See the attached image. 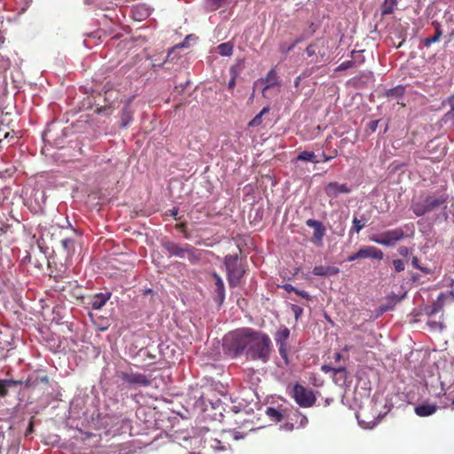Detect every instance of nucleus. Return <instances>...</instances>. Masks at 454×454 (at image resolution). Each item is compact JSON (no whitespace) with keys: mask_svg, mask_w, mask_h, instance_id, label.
I'll return each instance as SVG.
<instances>
[{"mask_svg":"<svg viewBox=\"0 0 454 454\" xmlns=\"http://www.w3.org/2000/svg\"><path fill=\"white\" fill-rule=\"evenodd\" d=\"M223 348L225 354L233 358L245 354L247 359L267 363L270 358L272 343L266 333L243 327L225 334Z\"/></svg>","mask_w":454,"mask_h":454,"instance_id":"obj_1","label":"nucleus"},{"mask_svg":"<svg viewBox=\"0 0 454 454\" xmlns=\"http://www.w3.org/2000/svg\"><path fill=\"white\" fill-rule=\"evenodd\" d=\"M448 194L444 191H437L432 194L421 196L411 203V209L416 216H423L445 205Z\"/></svg>","mask_w":454,"mask_h":454,"instance_id":"obj_2","label":"nucleus"},{"mask_svg":"<svg viewBox=\"0 0 454 454\" xmlns=\"http://www.w3.org/2000/svg\"><path fill=\"white\" fill-rule=\"evenodd\" d=\"M227 280L231 287L239 286L242 278L246 273V267L239 260L238 254H227L224 257Z\"/></svg>","mask_w":454,"mask_h":454,"instance_id":"obj_3","label":"nucleus"},{"mask_svg":"<svg viewBox=\"0 0 454 454\" xmlns=\"http://www.w3.org/2000/svg\"><path fill=\"white\" fill-rule=\"evenodd\" d=\"M328 41L323 37L315 39L306 48L307 55L311 58V63H321L326 59Z\"/></svg>","mask_w":454,"mask_h":454,"instance_id":"obj_4","label":"nucleus"},{"mask_svg":"<svg viewBox=\"0 0 454 454\" xmlns=\"http://www.w3.org/2000/svg\"><path fill=\"white\" fill-rule=\"evenodd\" d=\"M293 397L303 408L313 406L317 401V397L311 389L298 383L294 386Z\"/></svg>","mask_w":454,"mask_h":454,"instance_id":"obj_5","label":"nucleus"},{"mask_svg":"<svg viewBox=\"0 0 454 454\" xmlns=\"http://www.w3.org/2000/svg\"><path fill=\"white\" fill-rule=\"evenodd\" d=\"M404 238V231L401 228H395L387 231L380 234H375L370 237V240L386 247H392L397 241Z\"/></svg>","mask_w":454,"mask_h":454,"instance_id":"obj_6","label":"nucleus"},{"mask_svg":"<svg viewBox=\"0 0 454 454\" xmlns=\"http://www.w3.org/2000/svg\"><path fill=\"white\" fill-rule=\"evenodd\" d=\"M289 337L290 330L286 326L279 328L274 335V340L278 347L279 355L284 359L286 364H289L287 356V340Z\"/></svg>","mask_w":454,"mask_h":454,"instance_id":"obj_7","label":"nucleus"},{"mask_svg":"<svg viewBox=\"0 0 454 454\" xmlns=\"http://www.w3.org/2000/svg\"><path fill=\"white\" fill-rule=\"evenodd\" d=\"M117 376L130 386L147 387L151 380L145 374L133 372H118Z\"/></svg>","mask_w":454,"mask_h":454,"instance_id":"obj_8","label":"nucleus"},{"mask_svg":"<svg viewBox=\"0 0 454 454\" xmlns=\"http://www.w3.org/2000/svg\"><path fill=\"white\" fill-rule=\"evenodd\" d=\"M163 248L169 253L170 255H175L180 258H184L185 254L190 256L194 255L195 249L191 245L186 244L184 247H181L179 244L166 240L162 242Z\"/></svg>","mask_w":454,"mask_h":454,"instance_id":"obj_9","label":"nucleus"},{"mask_svg":"<svg viewBox=\"0 0 454 454\" xmlns=\"http://www.w3.org/2000/svg\"><path fill=\"white\" fill-rule=\"evenodd\" d=\"M306 224L309 227L314 229L312 241L314 244L321 246L323 238L325 235V228L323 223L317 220L309 219L306 221Z\"/></svg>","mask_w":454,"mask_h":454,"instance_id":"obj_10","label":"nucleus"},{"mask_svg":"<svg viewBox=\"0 0 454 454\" xmlns=\"http://www.w3.org/2000/svg\"><path fill=\"white\" fill-rule=\"evenodd\" d=\"M325 194L331 198H337L340 193H349L351 189L346 184L330 182L325 187Z\"/></svg>","mask_w":454,"mask_h":454,"instance_id":"obj_11","label":"nucleus"},{"mask_svg":"<svg viewBox=\"0 0 454 454\" xmlns=\"http://www.w3.org/2000/svg\"><path fill=\"white\" fill-rule=\"evenodd\" d=\"M358 256L360 259L372 258L375 260H382L384 257L383 252L372 246L363 247L358 250Z\"/></svg>","mask_w":454,"mask_h":454,"instance_id":"obj_12","label":"nucleus"},{"mask_svg":"<svg viewBox=\"0 0 454 454\" xmlns=\"http://www.w3.org/2000/svg\"><path fill=\"white\" fill-rule=\"evenodd\" d=\"M49 378L46 374L41 373H34L30 375L25 381H23V385H25L27 388H36L41 384L48 385Z\"/></svg>","mask_w":454,"mask_h":454,"instance_id":"obj_13","label":"nucleus"},{"mask_svg":"<svg viewBox=\"0 0 454 454\" xmlns=\"http://www.w3.org/2000/svg\"><path fill=\"white\" fill-rule=\"evenodd\" d=\"M212 278L215 280V292L216 294V296L215 298V301L219 305H222L225 299V288H224L223 281L222 278L220 277V275L217 274L216 272L212 273Z\"/></svg>","mask_w":454,"mask_h":454,"instance_id":"obj_14","label":"nucleus"},{"mask_svg":"<svg viewBox=\"0 0 454 454\" xmlns=\"http://www.w3.org/2000/svg\"><path fill=\"white\" fill-rule=\"evenodd\" d=\"M111 298L110 293H99L90 297V305L93 309H100Z\"/></svg>","mask_w":454,"mask_h":454,"instance_id":"obj_15","label":"nucleus"},{"mask_svg":"<svg viewBox=\"0 0 454 454\" xmlns=\"http://www.w3.org/2000/svg\"><path fill=\"white\" fill-rule=\"evenodd\" d=\"M437 408V405L434 403H423L419 405H417L414 408V411L419 417H427L435 413Z\"/></svg>","mask_w":454,"mask_h":454,"instance_id":"obj_16","label":"nucleus"},{"mask_svg":"<svg viewBox=\"0 0 454 454\" xmlns=\"http://www.w3.org/2000/svg\"><path fill=\"white\" fill-rule=\"evenodd\" d=\"M270 107L265 106L263 107L261 112L256 114L248 123L250 127H258L265 121V123H270L271 121V119L267 118V116L270 114Z\"/></svg>","mask_w":454,"mask_h":454,"instance_id":"obj_17","label":"nucleus"},{"mask_svg":"<svg viewBox=\"0 0 454 454\" xmlns=\"http://www.w3.org/2000/svg\"><path fill=\"white\" fill-rule=\"evenodd\" d=\"M432 26L434 28V34H433V36L427 37L423 40V45L427 48H429L432 43H437L442 35V25L440 22L434 20L432 22Z\"/></svg>","mask_w":454,"mask_h":454,"instance_id":"obj_18","label":"nucleus"},{"mask_svg":"<svg viewBox=\"0 0 454 454\" xmlns=\"http://www.w3.org/2000/svg\"><path fill=\"white\" fill-rule=\"evenodd\" d=\"M260 82L264 84L262 88V94L263 96H265V92L267 90H269L272 86L278 84V76L275 69L270 70L266 77L260 80Z\"/></svg>","mask_w":454,"mask_h":454,"instance_id":"obj_19","label":"nucleus"},{"mask_svg":"<svg viewBox=\"0 0 454 454\" xmlns=\"http://www.w3.org/2000/svg\"><path fill=\"white\" fill-rule=\"evenodd\" d=\"M445 300L446 295L443 293H441L438 295L436 301L431 306L426 309V314L429 317H432L440 312L444 306Z\"/></svg>","mask_w":454,"mask_h":454,"instance_id":"obj_20","label":"nucleus"},{"mask_svg":"<svg viewBox=\"0 0 454 454\" xmlns=\"http://www.w3.org/2000/svg\"><path fill=\"white\" fill-rule=\"evenodd\" d=\"M356 54H359V51H351V58L352 60H347L340 64L336 68V72L343 71L346 69H348L350 67H353L356 64H363L364 62V57H361L359 59H356Z\"/></svg>","mask_w":454,"mask_h":454,"instance_id":"obj_21","label":"nucleus"},{"mask_svg":"<svg viewBox=\"0 0 454 454\" xmlns=\"http://www.w3.org/2000/svg\"><path fill=\"white\" fill-rule=\"evenodd\" d=\"M21 385H23V380H0V397H5L10 388Z\"/></svg>","mask_w":454,"mask_h":454,"instance_id":"obj_22","label":"nucleus"},{"mask_svg":"<svg viewBox=\"0 0 454 454\" xmlns=\"http://www.w3.org/2000/svg\"><path fill=\"white\" fill-rule=\"evenodd\" d=\"M339 272H340L339 268H337L335 266L319 265V266H315L313 268V274L316 276H322V277L333 276V275H337Z\"/></svg>","mask_w":454,"mask_h":454,"instance_id":"obj_23","label":"nucleus"},{"mask_svg":"<svg viewBox=\"0 0 454 454\" xmlns=\"http://www.w3.org/2000/svg\"><path fill=\"white\" fill-rule=\"evenodd\" d=\"M321 370L325 373L333 372L334 377L339 376L336 381L342 380L344 382L347 378V371L345 367L333 368L330 365L324 364L322 365Z\"/></svg>","mask_w":454,"mask_h":454,"instance_id":"obj_24","label":"nucleus"},{"mask_svg":"<svg viewBox=\"0 0 454 454\" xmlns=\"http://www.w3.org/2000/svg\"><path fill=\"white\" fill-rule=\"evenodd\" d=\"M133 121V112L131 111L129 105H126L121 112L120 116V126L121 128L128 127L130 122Z\"/></svg>","mask_w":454,"mask_h":454,"instance_id":"obj_25","label":"nucleus"},{"mask_svg":"<svg viewBox=\"0 0 454 454\" xmlns=\"http://www.w3.org/2000/svg\"><path fill=\"white\" fill-rule=\"evenodd\" d=\"M232 0H206V8L210 12H215L221 8H227Z\"/></svg>","mask_w":454,"mask_h":454,"instance_id":"obj_26","label":"nucleus"},{"mask_svg":"<svg viewBox=\"0 0 454 454\" xmlns=\"http://www.w3.org/2000/svg\"><path fill=\"white\" fill-rule=\"evenodd\" d=\"M445 154V148H440L439 145H434L432 149H427V155L425 158H429L433 161L440 160Z\"/></svg>","mask_w":454,"mask_h":454,"instance_id":"obj_27","label":"nucleus"},{"mask_svg":"<svg viewBox=\"0 0 454 454\" xmlns=\"http://www.w3.org/2000/svg\"><path fill=\"white\" fill-rule=\"evenodd\" d=\"M369 218L364 215H362L360 218L355 216L352 221L353 224L351 227V231L359 233L360 231L365 226Z\"/></svg>","mask_w":454,"mask_h":454,"instance_id":"obj_28","label":"nucleus"},{"mask_svg":"<svg viewBox=\"0 0 454 454\" xmlns=\"http://www.w3.org/2000/svg\"><path fill=\"white\" fill-rule=\"evenodd\" d=\"M449 103L450 110L445 114L442 121L445 124H450V127L454 128V94L449 98Z\"/></svg>","mask_w":454,"mask_h":454,"instance_id":"obj_29","label":"nucleus"},{"mask_svg":"<svg viewBox=\"0 0 454 454\" xmlns=\"http://www.w3.org/2000/svg\"><path fill=\"white\" fill-rule=\"evenodd\" d=\"M218 52L222 56L229 57L233 52V44L231 43H223L218 45Z\"/></svg>","mask_w":454,"mask_h":454,"instance_id":"obj_30","label":"nucleus"},{"mask_svg":"<svg viewBox=\"0 0 454 454\" xmlns=\"http://www.w3.org/2000/svg\"><path fill=\"white\" fill-rule=\"evenodd\" d=\"M411 265L420 270L423 274H431L433 273V270L430 268L425 267L420 264L419 260L417 256H412L411 258Z\"/></svg>","mask_w":454,"mask_h":454,"instance_id":"obj_31","label":"nucleus"},{"mask_svg":"<svg viewBox=\"0 0 454 454\" xmlns=\"http://www.w3.org/2000/svg\"><path fill=\"white\" fill-rule=\"evenodd\" d=\"M404 93V88L403 87H395L388 90L387 91V97L389 98H400L403 97Z\"/></svg>","mask_w":454,"mask_h":454,"instance_id":"obj_32","label":"nucleus"},{"mask_svg":"<svg viewBox=\"0 0 454 454\" xmlns=\"http://www.w3.org/2000/svg\"><path fill=\"white\" fill-rule=\"evenodd\" d=\"M266 414L274 421L279 422L283 419V414L277 409L272 407H268L266 411Z\"/></svg>","mask_w":454,"mask_h":454,"instance_id":"obj_33","label":"nucleus"},{"mask_svg":"<svg viewBox=\"0 0 454 454\" xmlns=\"http://www.w3.org/2000/svg\"><path fill=\"white\" fill-rule=\"evenodd\" d=\"M316 155L314 153L311 152H302L297 156L298 160H308V161H315V162H320L319 159L315 160Z\"/></svg>","mask_w":454,"mask_h":454,"instance_id":"obj_34","label":"nucleus"},{"mask_svg":"<svg viewBox=\"0 0 454 454\" xmlns=\"http://www.w3.org/2000/svg\"><path fill=\"white\" fill-rule=\"evenodd\" d=\"M133 16L136 17L139 15V20H143L149 15V12L146 8L143 6H137L132 10Z\"/></svg>","mask_w":454,"mask_h":454,"instance_id":"obj_35","label":"nucleus"},{"mask_svg":"<svg viewBox=\"0 0 454 454\" xmlns=\"http://www.w3.org/2000/svg\"><path fill=\"white\" fill-rule=\"evenodd\" d=\"M3 131L0 132V142H2L4 139H7V138H11V139H13V138H17L19 139L20 137H17V134L14 130H12V131H5L4 129H2Z\"/></svg>","mask_w":454,"mask_h":454,"instance_id":"obj_36","label":"nucleus"},{"mask_svg":"<svg viewBox=\"0 0 454 454\" xmlns=\"http://www.w3.org/2000/svg\"><path fill=\"white\" fill-rule=\"evenodd\" d=\"M53 149L54 144H43V145L41 148V153L42 154H44L46 157H55L53 154L51 153V151Z\"/></svg>","mask_w":454,"mask_h":454,"instance_id":"obj_37","label":"nucleus"},{"mask_svg":"<svg viewBox=\"0 0 454 454\" xmlns=\"http://www.w3.org/2000/svg\"><path fill=\"white\" fill-rule=\"evenodd\" d=\"M393 266H394L395 270L396 272H402V271H403L405 270V263L401 259H395L393 261Z\"/></svg>","mask_w":454,"mask_h":454,"instance_id":"obj_38","label":"nucleus"},{"mask_svg":"<svg viewBox=\"0 0 454 454\" xmlns=\"http://www.w3.org/2000/svg\"><path fill=\"white\" fill-rule=\"evenodd\" d=\"M380 120H374V121H371L368 124H367V129H366V132L368 134H371V133H374L377 129V127H378V124L380 123Z\"/></svg>","mask_w":454,"mask_h":454,"instance_id":"obj_39","label":"nucleus"},{"mask_svg":"<svg viewBox=\"0 0 454 454\" xmlns=\"http://www.w3.org/2000/svg\"><path fill=\"white\" fill-rule=\"evenodd\" d=\"M61 245L69 253L74 247V240L72 239H64L61 240Z\"/></svg>","mask_w":454,"mask_h":454,"instance_id":"obj_40","label":"nucleus"},{"mask_svg":"<svg viewBox=\"0 0 454 454\" xmlns=\"http://www.w3.org/2000/svg\"><path fill=\"white\" fill-rule=\"evenodd\" d=\"M294 49V44H292V43L288 44L287 43H282L279 45V51L283 54H286V53L290 52L291 51H293Z\"/></svg>","mask_w":454,"mask_h":454,"instance_id":"obj_41","label":"nucleus"},{"mask_svg":"<svg viewBox=\"0 0 454 454\" xmlns=\"http://www.w3.org/2000/svg\"><path fill=\"white\" fill-rule=\"evenodd\" d=\"M211 447L217 450H226V446L223 445L222 442L217 439L213 440V442L211 443Z\"/></svg>","mask_w":454,"mask_h":454,"instance_id":"obj_42","label":"nucleus"},{"mask_svg":"<svg viewBox=\"0 0 454 454\" xmlns=\"http://www.w3.org/2000/svg\"><path fill=\"white\" fill-rule=\"evenodd\" d=\"M176 228L179 230L181 232H183L186 239L189 238V235L187 234V226L184 223H177L176 225Z\"/></svg>","mask_w":454,"mask_h":454,"instance_id":"obj_43","label":"nucleus"},{"mask_svg":"<svg viewBox=\"0 0 454 454\" xmlns=\"http://www.w3.org/2000/svg\"><path fill=\"white\" fill-rule=\"evenodd\" d=\"M397 251L403 257H407L410 254V248L404 246L400 247Z\"/></svg>","mask_w":454,"mask_h":454,"instance_id":"obj_44","label":"nucleus"},{"mask_svg":"<svg viewBox=\"0 0 454 454\" xmlns=\"http://www.w3.org/2000/svg\"><path fill=\"white\" fill-rule=\"evenodd\" d=\"M295 294L301 296L302 298H305L306 300L311 299V296L306 291L297 289V292H295Z\"/></svg>","mask_w":454,"mask_h":454,"instance_id":"obj_45","label":"nucleus"},{"mask_svg":"<svg viewBox=\"0 0 454 454\" xmlns=\"http://www.w3.org/2000/svg\"><path fill=\"white\" fill-rule=\"evenodd\" d=\"M283 288L288 292V293H295L297 292V288H295L294 286H293L292 285L290 284H286L283 286Z\"/></svg>","mask_w":454,"mask_h":454,"instance_id":"obj_46","label":"nucleus"},{"mask_svg":"<svg viewBox=\"0 0 454 454\" xmlns=\"http://www.w3.org/2000/svg\"><path fill=\"white\" fill-rule=\"evenodd\" d=\"M235 84H236V74L234 73L232 77L231 78V80L228 82V88L231 90L234 88Z\"/></svg>","mask_w":454,"mask_h":454,"instance_id":"obj_47","label":"nucleus"},{"mask_svg":"<svg viewBox=\"0 0 454 454\" xmlns=\"http://www.w3.org/2000/svg\"><path fill=\"white\" fill-rule=\"evenodd\" d=\"M356 260H360L359 256H358V251L350 254L348 258H347V261L348 262H354V261H356Z\"/></svg>","mask_w":454,"mask_h":454,"instance_id":"obj_48","label":"nucleus"},{"mask_svg":"<svg viewBox=\"0 0 454 454\" xmlns=\"http://www.w3.org/2000/svg\"><path fill=\"white\" fill-rule=\"evenodd\" d=\"M51 132L50 128H48L43 133V142L47 143L50 142L49 138V133Z\"/></svg>","mask_w":454,"mask_h":454,"instance_id":"obj_49","label":"nucleus"},{"mask_svg":"<svg viewBox=\"0 0 454 454\" xmlns=\"http://www.w3.org/2000/svg\"><path fill=\"white\" fill-rule=\"evenodd\" d=\"M304 40V36L303 35H301L299 36L298 38H296L293 43L292 44H294V48L300 43H301L302 41Z\"/></svg>","mask_w":454,"mask_h":454,"instance_id":"obj_50","label":"nucleus"},{"mask_svg":"<svg viewBox=\"0 0 454 454\" xmlns=\"http://www.w3.org/2000/svg\"><path fill=\"white\" fill-rule=\"evenodd\" d=\"M301 80V75H299L295 78L294 82L295 87H298L300 85Z\"/></svg>","mask_w":454,"mask_h":454,"instance_id":"obj_51","label":"nucleus"},{"mask_svg":"<svg viewBox=\"0 0 454 454\" xmlns=\"http://www.w3.org/2000/svg\"><path fill=\"white\" fill-rule=\"evenodd\" d=\"M177 214H178V209L177 208L174 207L173 209L170 210V215L172 216H174L175 218L176 217Z\"/></svg>","mask_w":454,"mask_h":454,"instance_id":"obj_52","label":"nucleus"},{"mask_svg":"<svg viewBox=\"0 0 454 454\" xmlns=\"http://www.w3.org/2000/svg\"><path fill=\"white\" fill-rule=\"evenodd\" d=\"M322 156H324V161H327L329 160L330 159H333L334 157V155H332V156H325V154L323 153Z\"/></svg>","mask_w":454,"mask_h":454,"instance_id":"obj_53","label":"nucleus"},{"mask_svg":"<svg viewBox=\"0 0 454 454\" xmlns=\"http://www.w3.org/2000/svg\"><path fill=\"white\" fill-rule=\"evenodd\" d=\"M340 357H341V355L340 353H336L335 354V360L336 361H339L340 359Z\"/></svg>","mask_w":454,"mask_h":454,"instance_id":"obj_54","label":"nucleus"},{"mask_svg":"<svg viewBox=\"0 0 454 454\" xmlns=\"http://www.w3.org/2000/svg\"><path fill=\"white\" fill-rule=\"evenodd\" d=\"M359 51V54H356V59H359L361 57H364V56L362 55V53H363V51Z\"/></svg>","mask_w":454,"mask_h":454,"instance_id":"obj_55","label":"nucleus"},{"mask_svg":"<svg viewBox=\"0 0 454 454\" xmlns=\"http://www.w3.org/2000/svg\"><path fill=\"white\" fill-rule=\"evenodd\" d=\"M390 12H392V10H391V9H389V10H385V11L383 12V13H390Z\"/></svg>","mask_w":454,"mask_h":454,"instance_id":"obj_56","label":"nucleus"},{"mask_svg":"<svg viewBox=\"0 0 454 454\" xmlns=\"http://www.w3.org/2000/svg\"><path fill=\"white\" fill-rule=\"evenodd\" d=\"M309 74H310L303 73V76H304V77H305V76H308V75H309Z\"/></svg>","mask_w":454,"mask_h":454,"instance_id":"obj_57","label":"nucleus"},{"mask_svg":"<svg viewBox=\"0 0 454 454\" xmlns=\"http://www.w3.org/2000/svg\"><path fill=\"white\" fill-rule=\"evenodd\" d=\"M450 36H454V33H451V34H450Z\"/></svg>","mask_w":454,"mask_h":454,"instance_id":"obj_58","label":"nucleus"},{"mask_svg":"<svg viewBox=\"0 0 454 454\" xmlns=\"http://www.w3.org/2000/svg\"><path fill=\"white\" fill-rule=\"evenodd\" d=\"M2 131H3V129H2V128H0V132H2Z\"/></svg>","mask_w":454,"mask_h":454,"instance_id":"obj_59","label":"nucleus"},{"mask_svg":"<svg viewBox=\"0 0 454 454\" xmlns=\"http://www.w3.org/2000/svg\"><path fill=\"white\" fill-rule=\"evenodd\" d=\"M452 404L454 405V399L452 400Z\"/></svg>","mask_w":454,"mask_h":454,"instance_id":"obj_60","label":"nucleus"}]
</instances>
